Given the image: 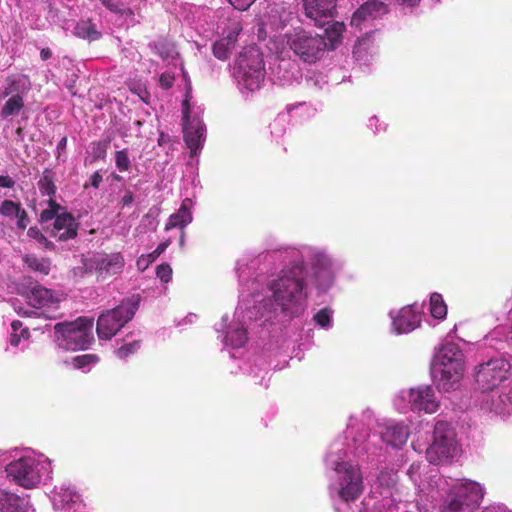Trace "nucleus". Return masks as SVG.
<instances>
[{
    "label": "nucleus",
    "mask_w": 512,
    "mask_h": 512,
    "mask_svg": "<svg viewBox=\"0 0 512 512\" xmlns=\"http://www.w3.org/2000/svg\"><path fill=\"white\" fill-rule=\"evenodd\" d=\"M331 314H332L331 309H329L327 307L322 308L315 314L314 320L319 326L328 327L331 322Z\"/></svg>",
    "instance_id": "nucleus-39"
},
{
    "label": "nucleus",
    "mask_w": 512,
    "mask_h": 512,
    "mask_svg": "<svg viewBox=\"0 0 512 512\" xmlns=\"http://www.w3.org/2000/svg\"><path fill=\"white\" fill-rule=\"evenodd\" d=\"M102 180H103L102 175L100 174L99 171H96L92 174V176L90 178V184H91V186H93L94 188L97 189V188H99Z\"/></svg>",
    "instance_id": "nucleus-51"
},
{
    "label": "nucleus",
    "mask_w": 512,
    "mask_h": 512,
    "mask_svg": "<svg viewBox=\"0 0 512 512\" xmlns=\"http://www.w3.org/2000/svg\"><path fill=\"white\" fill-rule=\"evenodd\" d=\"M344 30L345 25L342 22H333L325 29L326 37L332 47L341 41V36Z\"/></svg>",
    "instance_id": "nucleus-30"
},
{
    "label": "nucleus",
    "mask_w": 512,
    "mask_h": 512,
    "mask_svg": "<svg viewBox=\"0 0 512 512\" xmlns=\"http://www.w3.org/2000/svg\"><path fill=\"white\" fill-rule=\"evenodd\" d=\"M23 499L14 493L0 490V512H20Z\"/></svg>",
    "instance_id": "nucleus-24"
},
{
    "label": "nucleus",
    "mask_w": 512,
    "mask_h": 512,
    "mask_svg": "<svg viewBox=\"0 0 512 512\" xmlns=\"http://www.w3.org/2000/svg\"><path fill=\"white\" fill-rule=\"evenodd\" d=\"M184 237H185V232H184V230H180L179 245H180L181 247H183V245H184Z\"/></svg>",
    "instance_id": "nucleus-58"
},
{
    "label": "nucleus",
    "mask_w": 512,
    "mask_h": 512,
    "mask_svg": "<svg viewBox=\"0 0 512 512\" xmlns=\"http://www.w3.org/2000/svg\"><path fill=\"white\" fill-rule=\"evenodd\" d=\"M28 236L35 239L40 244L44 245L47 249H53L54 244L47 239V237L37 228L30 227L27 232Z\"/></svg>",
    "instance_id": "nucleus-38"
},
{
    "label": "nucleus",
    "mask_w": 512,
    "mask_h": 512,
    "mask_svg": "<svg viewBox=\"0 0 512 512\" xmlns=\"http://www.w3.org/2000/svg\"><path fill=\"white\" fill-rule=\"evenodd\" d=\"M409 403L414 412L434 413L439 407L435 391L428 385L412 388L409 393Z\"/></svg>",
    "instance_id": "nucleus-15"
},
{
    "label": "nucleus",
    "mask_w": 512,
    "mask_h": 512,
    "mask_svg": "<svg viewBox=\"0 0 512 512\" xmlns=\"http://www.w3.org/2000/svg\"><path fill=\"white\" fill-rule=\"evenodd\" d=\"M510 364L504 358H492L475 369V381L482 391H492L508 378Z\"/></svg>",
    "instance_id": "nucleus-10"
},
{
    "label": "nucleus",
    "mask_w": 512,
    "mask_h": 512,
    "mask_svg": "<svg viewBox=\"0 0 512 512\" xmlns=\"http://www.w3.org/2000/svg\"><path fill=\"white\" fill-rule=\"evenodd\" d=\"M408 436V428L403 424L388 425L381 432L383 441L395 448L402 447L406 443Z\"/></svg>",
    "instance_id": "nucleus-20"
},
{
    "label": "nucleus",
    "mask_w": 512,
    "mask_h": 512,
    "mask_svg": "<svg viewBox=\"0 0 512 512\" xmlns=\"http://www.w3.org/2000/svg\"><path fill=\"white\" fill-rule=\"evenodd\" d=\"M437 2H439L440 0H436Z\"/></svg>",
    "instance_id": "nucleus-61"
},
{
    "label": "nucleus",
    "mask_w": 512,
    "mask_h": 512,
    "mask_svg": "<svg viewBox=\"0 0 512 512\" xmlns=\"http://www.w3.org/2000/svg\"><path fill=\"white\" fill-rule=\"evenodd\" d=\"M7 476L18 485L32 489L41 482L39 463L32 457H22L6 466Z\"/></svg>",
    "instance_id": "nucleus-11"
},
{
    "label": "nucleus",
    "mask_w": 512,
    "mask_h": 512,
    "mask_svg": "<svg viewBox=\"0 0 512 512\" xmlns=\"http://www.w3.org/2000/svg\"><path fill=\"white\" fill-rule=\"evenodd\" d=\"M430 313L436 319H444L447 315V305L439 293H432L430 296Z\"/></svg>",
    "instance_id": "nucleus-29"
},
{
    "label": "nucleus",
    "mask_w": 512,
    "mask_h": 512,
    "mask_svg": "<svg viewBox=\"0 0 512 512\" xmlns=\"http://www.w3.org/2000/svg\"><path fill=\"white\" fill-rule=\"evenodd\" d=\"M398 2H401L402 4H407L408 6L414 7L418 5L420 0H397Z\"/></svg>",
    "instance_id": "nucleus-57"
},
{
    "label": "nucleus",
    "mask_w": 512,
    "mask_h": 512,
    "mask_svg": "<svg viewBox=\"0 0 512 512\" xmlns=\"http://www.w3.org/2000/svg\"><path fill=\"white\" fill-rule=\"evenodd\" d=\"M38 187L42 195H47L50 198L55 196L57 188L54 183V172L51 169H44L38 181Z\"/></svg>",
    "instance_id": "nucleus-26"
},
{
    "label": "nucleus",
    "mask_w": 512,
    "mask_h": 512,
    "mask_svg": "<svg viewBox=\"0 0 512 512\" xmlns=\"http://www.w3.org/2000/svg\"><path fill=\"white\" fill-rule=\"evenodd\" d=\"M115 165L121 172H126L130 169L131 163L128 156L127 149L116 151L115 153Z\"/></svg>",
    "instance_id": "nucleus-37"
},
{
    "label": "nucleus",
    "mask_w": 512,
    "mask_h": 512,
    "mask_svg": "<svg viewBox=\"0 0 512 512\" xmlns=\"http://www.w3.org/2000/svg\"><path fill=\"white\" fill-rule=\"evenodd\" d=\"M22 326H23V323L20 320H14L11 323L12 331L16 332V333H17L18 330H22L23 329Z\"/></svg>",
    "instance_id": "nucleus-54"
},
{
    "label": "nucleus",
    "mask_w": 512,
    "mask_h": 512,
    "mask_svg": "<svg viewBox=\"0 0 512 512\" xmlns=\"http://www.w3.org/2000/svg\"><path fill=\"white\" fill-rule=\"evenodd\" d=\"M8 82H9L8 86L3 91L4 97H7L8 95H10L18 90L17 86H16V84H17L16 80L8 78Z\"/></svg>",
    "instance_id": "nucleus-50"
},
{
    "label": "nucleus",
    "mask_w": 512,
    "mask_h": 512,
    "mask_svg": "<svg viewBox=\"0 0 512 512\" xmlns=\"http://www.w3.org/2000/svg\"><path fill=\"white\" fill-rule=\"evenodd\" d=\"M133 194L132 192L128 191L124 196L123 198L121 199V204L123 207L125 206H129L132 204L133 202Z\"/></svg>",
    "instance_id": "nucleus-52"
},
{
    "label": "nucleus",
    "mask_w": 512,
    "mask_h": 512,
    "mask_svg": "<svg viewBox=\"0 0 512 512\" xmlns=\"http://www.w3.org/2000/svg\"><path fill=\"white\" fill-rule=\"evenodd\" d=\"M74 34L82 39L95 41L101 38V33L91 20H80L74 28Z\"/></svg>",
    "instance_id": "nucleus-23"
},
{
    "label": "nucleus",
    "mask_w": 512,
    "mask_h": 512,
    "mask_svg": "<svg viewBox=\"0 0 512 512\" xmlns=\"http://www.w3.org/2000/svg\"><path fill=\"white\" fill-rule=\"evenodd\" d=\"M305 277L303 263H295L283 268L278 277L269 283L272 301L283 315L291 318L303 310L307 298Z\"/></svg>",
    "instance_id": "nucleus-1"
},
{
    "label": "nucleus",
    "mask_w": 512,
    "mask_h": 512,
    "mask_svg": "<svg viewBox=\"0 0 512 512\" xmlns=\"http://www.w3.org/2000/svg\"><path fill=\"white\" fill-rule=\"evenodd\" d=\"M284 38L289 49L306 63H315L327 47L324 37L302 28L286 33Z\"/></svg>",
    "instance_id": "nucleus-5"
},
{
    "label": "nucleus",
    "mask_w": 512,
    "mask_h": 512,
    "mask_svg": "<svg viewBox=\"0 0 512 512\" xmlns=\"http://www.w3.org/2000/svg\"><path fill=\"white\" fill-rule=\"evenodd\" d=\"M144 257L142 256L138 261H137V264L140 265L141 263V260L143 259Z\"/></svg>",
    "instance_id": "nucleus-60"
},
{
    "label": "nucleus",
    "mask_w": 512,
    "mask_h": 512,
    "mask_svg": "<svg viewBox=\"0 0 512 512\" xmlns=\"http://www.w3.org/2000/svg\"><path fill=\"white\" fill-rule=\"evenodd\" d=\"M137 302L123 301L117 307L102 313L97 320L96 331L100 339L109 340L135 315Z\"/></svg>",
    "instance_id": "nucleus-9"
},
{
    "label": "nucleus",
    "mask_w": 512,
    "mask_h": 512,
    "mask_svg": "<svg viewBox=\"0 0 512 512\" xmlns=\"http://www.w3.org/2000/svg\"><path fill=\"white\" fill-rule=\"evenodd\" d=\"M24 107V99L20 94L12 95L1 109V116L7 118L16 115Z\"/></svg>",
    "instance_id": "nucleus-28"
},
{
    "label": "nucleus",
    "mask_w": 512,
    "mask_h": 512,
    "mask_svg": "<svg viewBox=\"0 0 512 512\" xmlns=\"http://www.w3.org/2000/svg\"><path fill=\"white\" fill-rule=\"evenodd\" d=\"M15 186V181L8 175H0V187L11 189Z\"/></svg>",
    "instance_id": "nucleus-49"
},
{
    "label": "nucleus",
    "mask_w": 512,
    "mask_h": 512,
    "mask_svg": "<svg viewBox=\"0 0 512 512\" xmlns=\"http://www.w3.org/2000/svg\"><path fill=\"white\" fill-rule=\"evenodd\" d=\"M157 277L163 282L168 283L172 278V268L168 263H163L156 268Z\"/></svg>",
    "instance_id": "nucleus-40"
},
{
    "label": "nucleus",
    "mask_w": 512,
    "mask_h": 512,
    "mask_svg": "<svg viewBox=\"0 0 512 512\" xmlns=\"http://www.w3.org/2000/svg\"><path fill=\"white\" fill-rule=\"evenodd\" d=\"M421 322V315L412 306L401 308L393 318V325L398 333H409L416 329Z\"/></svg>",
    "instance_id": "nucleus-18"
},
{
    "label": "nucleus",
    "mask_w": 512,
    "mask_h": 512,
    "mask_svg": "<svg viewBox=\"0 0 512 512\" xmlns=\"http://www.w3.org/2000/svg\"><path fill=\"white\" fill-rule=\"evenodd\" d=\"M182 106L183 137L187 148L190 150V155L193 157L203 147L206 139V127L198 117L190 118V105L187 99L183 101Z\"/></svg>",
    "instance_id": "nucleus-12"
},
{
    "label": "nucleus",
    "mask_w": 512,
    "mask_h": 512,
    "mask_svg": "<svg viewBox=\"0 0 512 512\" xmlns=\"http://www.w3.org/2000/svg\"><path fill=\"white\" fill-rule=\"evenodd\" d=\"M234 73L238 82L247 90L259 89L265 77L262 53L254 47L245 49L237 58Z\"/></svg>",
    "instance_id": "nucleus-4"
},
{
    "label": "nucleus",
    "mask_w": 512,
    "mask_h": 512,
    "mask_svg": "<svg viewBox=\"0 0 512 512\" xmlns=\"http://www.w3.org/2000/svg\"><path fill=\"white\" fill-rule=\"evenodd\" d=\"M99 357L96 354H83L72 359V364L76 369H82L98 363Z\"/></svg>",
    "instance_id": "nucleus-33"
},
{
    "label": "nucleus",
    "mask_w": 512,
    "mask_h": 512,
    "mask_svg": "<svg viewBox=\"0 0 512 512\" xmlns=\"http://www.w3.org/2000/svg\"><path fill=\"white\" fill-rule=\"evenodd\" d=\"M30 337V332L28 328H23L20 334L16 332H12L10 335V344L14 347L18 346L21 339H28Z\"/></svg>",
    "instance_id": "nucleus-43"
},
{
    "label": "nucleus",
    "mask_w": 512,
    "mask_h": 512,
    "mask_svg": "<svg viewBox=\"0 0 512 512\" xmlns=\"http://www.w3.org/2000/svg\"><path fill=\"white\" fill-rule=\"evenodd\" d=\"M241 31V27L239 24H236L233 28L232 32H230L226 37L222 38V40H229V45L235 47L237 37Z\"/></svg>",
    "instance_id": "nucleus-48"
},
{
    "label": "nucleus",
    "mask_w": 512,
    "mask_h": 512,
    "mask_svg": "<svg viewBox=\"0 0 512 512\" xmlns=\"http://www.w3.org/2000/svg\"><path fill=\"white\" fill-rule=\"evenodd\" d=\"M229 3L239 11L247 10L255 0H228Z\"/></svg>",
    "instance_id": "nucleus-47"
},
{
    "label": "nucleus",
    "mask_w": 512,
    "mask_h": 512,
    "mask_svg": "<svg viewBox=\"0 0 512 512\" xmlns=\"http://www.w3.org/2000/svg\"><path fill=\"white\" fill-rule=\"evenodd\" d=\"M23 262L29 269L43 275H48L50 272V261L48 259L38 258L35 255L27 254L23 257Z\"/></svg>",
    "instance_id": "nucleus-27"
},
{
    "label": "nucleus",
    "mask_w": 512,
    "mask_h": 512,
    "mask_svg": "<svg viewBox=\"0 0 512 512\" xmlns=\"http://www.w3.org/2000/svg\"><path fill=\"white\" fill-rule=\"evenodd\" d=\"M337 473L338 496L346 503L357 500L364 491L360 467L350 461H337L333 466Z\"/></svg>",
    "instance_id": "nucleus-8"
},
{
    "label": "nucleus",
    "mask_w": 512,
    "mask_h": 512,
    "mask_svg": "<svg viewBox=\"0 0 512 512\" xmlns=\"http://www.w3.org/2000/svg\"><path fill=\"white\" fill-rule=\"evenodd\" d=\"M108 142L99 141L93 143V154L95 158L101 159L105 157Z\"/></svg>",
    "instance_id": "nucleus-44"
},
{
    "label": "nucleus",
    "mask_w": 512,
    "mask_h": 512,
    "mask_svg": "<svg viewBox=\"0 0 512 512\" xmlns=\"http://www.w3.org/2000/svg\"><path fill=\"white\" fill-rule=\"evenodd\" d=\"M228 340L234 348L244 346L247 341V331L244 328H237L227 335Z\"/></svg>",
    "instance_id": "nucleus-34"
},
{
    "label": "nucleus",
    "mask_w": 512,
    "mask_h": 512,
    "mask_svg": "<svg viewBox=\"0 0 512 512\" xmlns=\"http://www.w3.org/2000/svg\"><path fill=\"white\" fill-rule=\"evenodd\" d=\"M233 46L229 45V40H218L213 44V54L219 60H226L232 50Z\"/></svg>",
    "instance_id": "nucleus-31"
},
{
    "label": "nucleus",
    "mask_w": 512,
    "mask_h": 512,
    "mask_svg": "<svg viewBox=\"0 0 512 512\" xmlns=\"http://www.w3.org/2000/svg\"><path fill=\"white\" fill-rule=\"evenodd\" d=\"M483 512H511L507 509L496 508V507H487L483 510Z\"/></svg>",
    "instance_id": "nucleus-56"
},
{
    "label": "nucleus",
    "mask_w": 512,
    "mask_h": 512,
    "mask_svg": "<svg viewBox=\"0 0 512 512\" xmlns=\"http://www.w3.org/2000/svg\"><path fill=\"white\" fill-rule=\"evenodd\" d=\"M432 373L439 389L447 392L456 388L464 373V355L457 344L447 342L440 346Z\"/></svg>",
    "instance_id": "nucleus-2"
},
{
    "label": "nucleus",
    "mask_w": 512,
    "mask_h": 512,
    "mask_svg": "<svg viewBox=\"0 0 512 512\" xmlns=\"http://www.w3.org/2000/svg\"><path fill=\"white\" fill-rule=\"evenodd\" d=\"M456 434L446 421H438L434 426L433 442L426 450V458L431 464L448 463L457 452Z\"/></svg>",
    "instance_id": "nucleus-7"
},
{
    "label": "nucleus",
    "mask_w": 512,
    "mask_h": 512,
    "mask_svg": "<svg viewBox=\"0 0 512 512\" xmlns=\"http://www.w3.org/2000/svg\"><path fill=\"white\" fill-rule=\"evenodd\" d=\"M170 244H171V239L170 238H168V239L164 240L163 242H161L153 252H151V253H149L147 255V264H146V266L149 263L154 262L168 248V246Z\"/></svg>",
    "instance_id": "nucleus-42"
},
{
    "label": "nucleus",
    "mask_w": 512,
    "mask_h": 512,
    "mask_svg": "<svg viewBox=\"0 0 512 512\" xmlns=\"http://www.w3.org/2000/svg\"><path fill=\"white\" fill-rule=\"evenodd\" d=\"M96 269L101 275H115L122 271L125 261L119 254L104 255L96 259Z\"/></svg>",
    "instance_id": "nucleus-19"
},
{
    "label": "nucleus",
    "mask_w": 512,
    "mask_h": 512,
    "mask_svg": "<svg viewBox=\"0 0 512 512\" xmlns=\"http://www.w3.org/2000/svg\"><path fill=\"white\" fill-rule=\"evenodd\" d=\"M140 348V341H133L131 343L125 344L121 346L117 350V355L119 358H126L130 354H133Z\"/></svg>",
    "instance_id": "nucleus-41"
},
{
    "label": "nucleus",
    "mask_w": 512,
    "mask_h": 512,
    "mask_svg": "<svg viewBox=\"0 0 512 512\" xmlns=\"http://www.w3.org/2000/svg\"><path fill=\"white\" fill-rule=\"evenodd\" d=\"M490 409L499 415H506L512 412L511 392H501L493 395L490 400Z\"/></svg>",
    "instance_id": "nucleus-22"
},
{
    "label": "nucleus",
    "mask_w": 512,
    "mask_h": 512,
    "mask_svg": "<svg viewBox=\"0 0 512 512\" xmlns=\"http://www.w3.org/2000/svg\"><path fill=\"white\" fill-rule=\"evenodd\" d=\"M19 291L27 299L29 305L34 308L58 306V301L52 291L32 281L31 278L23 279Z\"/></svg>",
    "instance_id": "nucleus-13"
},
{
    "label": "nucleus",
    "mask_w": 512,
    "mask_h": 512,
    "mask_svg": "<svg viewBox=\"0 0 512 512\" xmlns=\"http://www.w3.org/2000/svg\"><path fill=\"white\" fill-rule=\"evenodd\" d=\"M48 206L49 207L44 209L40 214L41 222H48L52 219H56V217L60 215L59 211L63 209L53 198L48 200Z\"/></svg>",
    "instance_id": "nucleus-32"
},
{
    "label": "nucleus",
    "mask_w": 512,
    "mask_h": 512,
    "mask_svg": "<svg viewBox=\"0 0 512 512\" xmlns=\"http://www.w3.org/2000/svg\"><path fill=\"white\" fill-rule=\"evenodd\" d=\"M93 324L94 319L89 317L57 323L54 332L59 346L72 351L88 349L94 341Z\"/></svg>",
    "instance_id": "nucleus-3"
},
{
    "label": "nucleus",
    "mask_w": 512,
    "mask_h": 512,
    "mask_svg": "<svg viewBox=\"0 0 512 512\" xmlns=\"http://www.w3.org/2000/svg\"><path fill=\"white\" fill-rule=\"evenodd\" d=\"M109 11L121 16H133L134 12L131 8H122L118 2L113 0H99Z\"/></svg>",
    "instance_id": "nucleus-36"
},
{
    "label": "nucleus",
    "mask_w": 512,
    "mask_h": 512,
    "mask_svg": "<svg viewBox=\"0 0 512 512\" xmlns=\"http://www.w3.org/2000/svg\"><path fill=\"white\" fill-rule=\"evenodd\" d=\"M79 223L71 213L63 212L54 221L51 234L59 241H68L76 238Z\"/></svg>",
    "instance_id": "nucleus-17"
},
{
    "label": "nucleus",
    "mask_w": 512,
    "mask_h": 512,
    "mask_svg": "<svg viewBox=\"0 0 512 512\" xmlns=\"http://www.w3.org/2000/svg\"><path fill=\"white\" fill-rule=\"evenodd\" d=\"M20 208V202H14L12 200L5 199L0 204V214L4 217H15Z\"/></svg>",
    "instance_id": "nucleus-35"
},
{
    "label": "nucleus",
    "mask_w": 512,
    "mask_h": 512,
    "mask_svg": "<svg viewBox=\"0 0 512 512\" xmlns=\"http://www.w3.org/2000/svg\"><path fill=\"white\" fill-rule=\"evenodd\" d=\"M160 86L164 89H170L174 84V76L171 73L164 72L159 78Z\"/></svg>",
    "instance_id": "nucleus-46"
},
{
    "label": "nucleus",
    "mask_w": 512,
    "mask_h": 512,
    "mask_svg": "<svg viewBox=\"0 0 512 512\" xmlns=\"http://www.w3.org/2000/svg\"><path fill=\"white\" fill-rule=\"evenodd\" d=\"M15 217L17 218V227L24 230L29 222L26 210L21 207Z\"/></svg>",
    "instance_id": "nucleus-45"
},
{
    "label": "nucleus",
    "mask_w": 512,
    "mask_h": 512,
    "mask_svg": "<svg viewBox=\"0 0 512 512\" xmlns=\"http://www.w3.org/2000/svg\"><path fill=\"white\" fill-rule=\"evenodd\" d=\"M52 57V51L50 48H43L41 49L40 51V58L43 60V61H46L48 59H50Z\"/></svg>",
    "instance_id": "nucleus-53"
},
{
    "label": "nucleus",
    "mask_w": 512,
    "mask_h": 512,
    "mask_svg": "<svg viewBox=\"0 0 512 512\" xmlns=\"http://www.w3.org/2000/svg\"><path fill=\"white\" fill-rule=\"evenodd\" d=\"M387 13V4L379 0H368L354 12L351 18V25L360 27L363 21L381 18Z\"/></svg>",
    "instance_id": "nucleus-16"
},
{
    "label": "nucleus",
    "mask_w": 512,
    "mask_h": 512,
    "mask_svg": "<svg viewBox=\"0 0 512 512\" xmlns=\"http://www.w3.org/2000/svg\"><path fill=\"white\" fill-rule=\"evenodd\" d=\"M16 133H17L18 135H21V134H22V128H21V127L17 128V129H16Z\"/></svg>",
    "instance_id": "nucleus-59"
},
{
    "label": "nucleus",
    "mask_w": 512,
    "mask_h": 512,
    "mask_svg": "<svg viewBox=\"0 0 512 512\" xmlns=\"http://www.w3.org/2000/svg\"><path fill=\"white\" fill-rule=\"evenodd\" d=\"M188 199L184 200L177 211V213H174L170 215L168 218V221L165 225V230H171L173 228H180V230H184V228L191 223L192 221V214L188 207L186 206V202Z\"/></svg>",
    "instance_id": "nucleus-21"
},
{
    "label": "nucleus",
    "mask_w": 512,
    "mask_h": 512,
    "mask_svg": "<svg viewBox=\"0 0 512 512\" xmlns=\"http://www.w3.org/2000/svg\"><path fill=\"white\" fill-rule=\"evenodd\" d=\"M305 15L316 26L324 27L329 24L336 11V0H303Z\"/></svg>",
    "instance_id": "nucleus-14"
},
{
    "label": "nucleus",
    "mask_w": 512,
    "mask_h": 512,
    "mask_svg": "<svg viewBox=\"0 0 512 512\" xmlns=\"http://www.w3.org/2000/svg\"><path fill=\"white\" fill-rule=\"evenodd\" d=\"M316 286L320 291H326L334 282V273L328 266L319 267L314 272Z\"/></svg>",
    "instance_id": "nucleus-25"
},
{
    "label": "nucleus",
    "mask_w": 512,
    "mask_h": 512,
    "mask_svg": "<svg viewBox=\"0 0 512 512\" xmlns=\"http://www.w3.org/2000/svg\"><path fill=\"white\" fill-rule=\"evenodd\" d=\"M479 483L467 480L454 486L442 505V512H475L483 498Z\"/></svg>",
    "instance_id": "nucleus-6"
},
{
    "label": "nucleus",
    "mask_w": 512,
    "mask_h": 512,
    "mask_svg": "<svg viewBox=\"0 0 512 512\" xmlns=\"http://www.w3.org/2000/svg\"><path fill=\"white\" fill-rule=\"evenodd\" d=\"M66 145H67V137H62L61 140L57 144V151L60 152V151L65 150Z\"/></svg>",
    "instance_id": "nucleus-55"
}]
</instances>
